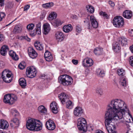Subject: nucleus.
I'll use <instances>...</instances> for the list:
<instances>
[{
  "label": "nucleus",
  "instance_id": "obj_1",
  "mask_svg": "<svg viewBox=\"0 0 133 133\" xmlns=\"http://www.w3.org/2000/svg\"><path fill=\"white\" fill-rule=\"evenodd\" d=\"M127 112L131 117L127 105L124 101L120 99H115L110 102L107 108L105 121L109 133H116L115 131L116 126L112 121L113 120L122 119Z\"/></svg>",
  "mask_w": 133,
  "mask_h": 133
},
{
  "label": "nucleus",
  "instance_id": "obj_2",
  "mask_svg": "<svg viewBox=\"0 0 133 133\" xmlns=\"http://www.w3.org/2000/svg\"><path fill=\"white\" fill-rule=\"evenodd\" d=\"M26 126L29 130L38 131L42 128V124L39 120L31 118L28 119L26 122Z\"/></svg>",
  "mask_w": 133,
  "mask_h": 133
},
{
  "label": "nucleus",
  "instance_id": "obj_3",
  "mask_svg": "<svg viewBox=\"0 0 133 133\" xmlns=\"http://www.w3.org/2000/svg\"><path fill=\"white\" fill-rule=\"evenodd\" d=\"M58 81L64 86H68L72 83L73 80L71 76L64 75L59 77Z\"/></svg>",
  "mask_w": 133,
  "mask_h": 133
},
{
  "label": "nucleus",
  "instance_id": "obj_4",
  "mask_svg": "<svg viewBox=\"0 0 133 133\" xmlns=\"http://www.w3.org/2000/svg\"><path fill=\"white\" fill-rule=\"evenodd\" d=\"M77 125L79 130L83 132H85L86 129L87 121L84 118L81 117L77 120Z\"/></svg>",
  "mask_w": 133,
  "mask_h": 133
},
{
  "label": "nucleus",
  "instance_id": "obj_5",
  "mask_svg": "<svg viewBox=\"0 0 133 133\" xmlns=\"http://www.w3.org/2000/svg\"><path fill=\"white\" fill-rule=\"evenodd\" d=\"M17 97L16 95L12 94L5 95L4 97L3 101L5 103L12 104L17 101Z\"/></svg>",
  "mask_w": 133,
  "mask_h": 133
},
{
  "label": "nucleus",
  "instance_id": "obj_6",
  "mask_svg": "<svg viewBox=\"0 0 133 133\" xmlns=\"http://www.w3.org/2000/svg\"><path fill=\"white\" fill-rule=\"evenodd\" d=\"M112 23L115 27L119 28L122 27L124 25V21L122 17L117 16L113 19Z\"/></svg>",
  "mask_w": 133,
  "mask_h": 133
},
{
  "label": "nucleus",
  "instance_id": "obj_7",
  "mask_svg": "<svg viewBox=\"0 0 133 133\" xmlns=\"http://www.w3.org/2000/svg\"><path fill=\"white\" fill-rule=\"evenodd\" d=\"M37 72L34 66H31L27 68L26 73L28 77L32 78L36 76Z\"/></svg>",
  "mask_w": 133,
  "mask_h": 133
},
{
  "label": "nucleus",
  "instance_id": "obj_8",
  "mask_svg": "<svg viewBox=\"0 0 133 133\" xmlns=\"http://www.w3.org/2000/svg\"><path fill=\"white\" fill-rule=\"evenodd\" d=\"M11 73L8 72L6 70L3 71L2 77L3 81L6 83H10L11 81Z\"/></svg>",
  "mask_w": 133,
  "mask_h": 133
},
{
  "label": "nucleus",
  "instance_id": "obj_9",
  "mask_svg": "<svg viewBox=\"0 0 133 133\" xmlns=\"http://www.w3.org/2000/svg\"><path fill=\"white\" fill-rule=\"evenodd\" d=\"M84 110L81 107L77 106L74 109L73 114L76 117H80L83 114Z\"/></svg>",
  "mask_w": 133,
  "mask_h": 133
},
{
  "label": "nucleus",
  "instance_id": "obj_10",
  "mask_svg": "<svg viewBox=\"0 0 133 133\" xmlns=\"http://www.w3.org/2000/svg\"><path fill=\"white\" fill-rule=\"evenodd\" d=\"M46 128L50 130H53L56 128V125L52 120L49 119L46 121L45 124Z\"/></svg>",
  "mask_w": 133,
  "mask_h": 133
},
{
  "label": "nucleus",
  "instance_id": "obj_11",
  "mask_svg": "<svg viewBox=\"0 0 133 133\" xmlns=\"http://www.w3.org/2000/svg\"><path fill=\"white\" fill-rule=\"evenodd\" d=\"M55 37L58 42H61L64 40V35L62 32L58 31L55 33Z\"/></svg>",
  "mask_w": 133,
  "mask_h": 133
},
{
  "label": "nucleus",
  "instance_id": "obj_12",
  "mask_svg": "<svg viewBox=\"0 0 133 133\" xmlns=\"http://www.w3.org/2000/svg\"><path fill=\"white\" fill-rule=\"evenodd\" d=\"M28 54L30 57L34 59L37 56L38 54L34 49L31 47H30L28 49Z\"/></svg>",
  "mask_w": 133,
  "mask_h": 133
},
{
  "label": "nucleus",
  "instance_id": "obj_13",
  "mask_svg": "<svg viewBox=\"0 0 133 133\" xmlns=\"http://www.w3.org/2000/svg\"><path fill=\"white\" fill-rule=\"evenodd\" d=\"M90 19L92 26L95 28H97L98 26V24L95 17L93 16H90Z\"/></svg>",
  "mask_w": 133,
  "mask_h": 133
},
{
  "label": "nucleus",
  "instance_id": "obj_14",
  "mask_svg": "<svg viewBox=\"0 0 133 133\" xmlns=\"http://www.w3.org/2000/svg\"><path fill=\"white\" fill-rule=\"evenodd\" d=\"M68 96L64 93H62L59 96V98L60 99L61 102L62 104H64L69 98Z\"/></svg>",
  "mask_w": 133,
  "mask_h": 133
},
{
  "label": "nucleus",
  "instance_id": "obj_15",
  "mask_svg": "<svg viewBox=\"0 0 133 133\" xmlns=\"http://www.w3.org/2000/svg\"><path fill=\"white\" fill-rule=\"evenodd\" d=\"M123 16L125 18L130 19L132 16V12L130 10H125L123 13Z\"/></svg>",
  "mask_w": 133,
  "mask_h": 133
},
{
  "label": "nucleus",
  "instance_id": "obj_16",
  "mask_svg": "<svg viewBox=\"0 0 133 133\" xmlns=\"http://www.w3.org/2000/svg\"><path fill=\"white\" fill-rule=\"evenodd\" d=\"M9 126L8 122L4 119L0 120V128L5 129H7Z\"/></svg>",
  "mask_w": 133,
  "mask_h": 133
},
{
  "label": "nucleus",
  "instance_id": "obj_17",
  "mask_svg": "<svg viewBox=\"0 0 133 133\" xmlns=\"http://www.w3.org/2000/svg\"><path fill=\"white\" fill-rule=\"evenodd\" d=\"M50 107L53 113L56 114L58 112V108L56 102H52L50 104Z\"/></svg>",
  "mask_w": 133,
  "mask_h": 133
},
{
  "label": "nucleus",
  "instance_id": "obj_18",
  "mask_svg": "<svg viewBox=\"0 0 133 133\" xmlns=\"http://www.w3.org/2000/svg\"><path fill=\"white\" fill-rule=\"evenodd\" d=\"M117 42L120 44V45L121 44L122 46H124L127 43V39L124 37H119L118 38Z\"/></svg>",
  "mask_w": 133,
  "mask_h": 133
},
{
  "label": "nucleus",
  "instance_id": "obj_19",
  "mask_svg": "<svg viewBox=\"0 0 133 133\" xmlns=\"http://www.w3.org/2000/svg\"><path fill=\"white\" fill-rule=\"evenodd\" d=\"M84 59L83 62V66L85 67H89L91 66L93 64V61L92 59H87L86 60V63L87 64H85L84 63Z\"/></svg>",
  "mask_w": 133,
  "mask_h": 133
},
{
  "label": "nucleus",
  "instance_id": "obj_20",
  "mask_svg": "<svg viewBox=\"0 0 133 133\" xmlns=\"http://www.w3.org/2000/svg\"><path fill=\"white\" fill-rule=\"evenodd\" d=\"M8 50V47L7 45H3L1 49L0 53L2 55L5 56Z\"/></svg>",
  "mask_w": 133,
  "mask_h": 133
},
{
  "label": "nucleus",
  "instance_id": "obj_21",
  "mask_svg": "<svg viewBox=\"0 0 133 133\" xmlns=\"http://www.w3.org/2000/svg\"><path fill=\"white\" fill-rule=\"evenodd\" d=\"M44 57L47 61L50 62L52 60L53 57L51 53L49 51H46L44 54Z\"/></svg>",
  "mask_w": 133,
  "mask_h": 133
},
{
  "label": "nucleus",
  "instance_id": "obj_22",
  "mask_svg": "<svg viewBox=\"0 0 133 133\" xmlns=\"http://www.w3.org/2000/svg\"><path fill=\"white\" fill-rule=\"evenodd\" d=\"M63 31L65 32L68 33L72 31L73 28L70 24L64 25L63 27Z\"/></svg>",
  "mask_w": 133,
  "mask_h": 133
},
{
  "label": "nucleus",
  "instance_id": "obj_23",
  "mask_svg": "<svg viewBox=\"0 0 133 133\" xmlns=\"http://www.w3.org/2000/svg\"><path fill=\"white\" fill-rule=\"evenodd\" d=\"M43 34L45 35L47 34L50 30L49 24L48 23L44 24L43 25Z\"/></svg>",
  "mask_w": 133,
  "mask_h": 133
},
{
  "label": "nucleus",
  "instance_id": "obj_24",
  "mask_svg": "<svg viewBox=\"0 0 133 133\" xmlns=\"http://www.w3.org/2000/svg\"><path fill=\"white\" fill-rule=\"evenodd\" d=\"M22 30V27L19 24L15 25L13 31V33L15 34L19 33L21 32Z\"/></svg>",
  "mask_w": 133,
  "mask_h": 133
},
{
  "label": "nucleus",
  "instance_id": "obj_25",
  "mask_svg": "<svg viewBox=\"0 0 133 133\" xmlns=\"http://www.w3.org/2000/svg\"><path fill=\"white\" fill-rule=\"evenodd\" d=\"M63 23L62 22H61L60 19H57L51 22L52 24L55 27H56L61 25Z\"/></svg>",
  "mask_w": 133,
  "mask_h": 133
},
{
  "label": "nucleus",
  "instance_id": "obj_26",
  "mask_svg": "<svg viewBox=\"0 0 133 133\" xmlns=\"http://www.w3.org/2000/svg\"><path fill=\"white\" fill-rule=\"evenodd\" d=\"M121 49L120 44L117 42L113 44V50L115 52H117Z\"/></svg>",
  "mask_w": 133,
  "mask_h": 133
},
{
  "label": "nucleus",
  "instance_id": "obj_27",
  "mask_svg": "<svg viewBox=\"0 0 133 133\" xmlns=\"http://www.w3.org/2000/svg\"><path fill=\"white\" fill-rule=\"evenodd\" d=\"M9 55L13 59L17 61L18 60V56L16 54V53L12 50H11L9 52Z\"/></svg>",
  "mask_w": 133,
  "mask_h": 133
},
{
  "label": "nucleus",
  "instance_id": "obj_28",
  "mask_svg": "<svg viewBox=\"0 0 133 133\" xmlns=\"http://www.w3.org/2000/svg\"><path fill=\"white\" fill-rule=\"evenodd\" d=\"M103 52V49L101 48H97L94 50L95 54L96 55H101Z\"/></svg>",
  "mask_w": 133,
  "mask_h": 133
},
{
  "label": "nucleus",
  "instance_id": "obj_29",
  "mask_svg": "<svg viewBox=\"0 0 133 133\" xmlns=\"http://www.w3.org/2000/svg\"><path fill=\"white\" fill-rule=\"evenodd\" d=\"M119 84L121 87H125L126 85V78L125 76H123L121 78L120 81L119 82Z\"/></svg>",
  "mask_w": 133,
  "mask_h": 133
},
{
  "label": "nucleus",
  "instance_id": "obj_30",
  "mask_svg": "<svg viewBox=\"0 0 133 133\" xmlns=\"http://www.w3.org/2000/svg\"><path fill=\"white\" fill-rule=\"evenodd\" d=\"M19 85L23 88H24L26 85V82L24 78H21L19 80Z\"/></svg>",
  "mask_w": 133,
  "mask_h": 133
},
{
  "label": "nucleus",
  "instance_id": "obj_31",
  "mask_svg": "<svg viewBox=\"0 0 133 133\" xmlns=\"http://www.w3.org/2000/svg\"><path fill=\"white\" fill-rule=\"evenodd\" d=\"M34 46L37 49L41 50L43 49V47L39 42L36 41L35 42Z\"/></svg>",
  "mask_w": 133,
  "mask_h": 133
},
{
  "label": "nucleus",
  "instance_id": "obj_32",
  "mask_svg": "<svg viewBox=\"0 0 133 133\" xmlns=\"http://www.w3.org/2000/svg\"><path fill=\"white\" fill-rule=\"evenodd\" d=\"M128 130L125 133H133V125L131 123H130L127 124Z\"/></svg>",
  "mask_w": 133,
  "mask_h": 133
},
{
  "label": "nucleus",
  "instance_id": "obj_33",
  "mask_svg": "<svg viewBox=\"0 0 133 133\" xmlns=\"http://www.w3.org/2000/svg\"><path fill=\"white\" fill-rule=\"evenodd\" d=\"M38 109L39 111L41 113L45 114L47 113V109L43 105H41L39 106Z\"/></svg>",
  "mask_w": 133,
  "mask_h": 133
},
{
  "label": "nucleus",
  "instance_id": "obj_34",
  "mask_svg": "<svg viewBox=\"0 0 133 133\" xmlns=\"http://www.w3.org/2000/svg\"><path fill=\"white\" fill-rule=\"evenodd\" d=\"M54 5V4L53 3L49 2L42 4V6L43 8L47 9L52 7Z\"/></svg>",
  "mask_w": 133,
  "mask_h": 133
},
{
  "label": "nucleus",
  "instance_id": "obj_35",
  "mask_svg": "<svg viewBox=\"0 0 133 133\" xmlns=\"http://www.w3.org/2000/svg\"><path fill=\"white\" fill-rule=\"evenodd\" d=\"M97 74L98 76L103 77L105 75V73L104 71L98 69L97 70Z\"/></svg>",
  "mask_w": 133,
  "mask_h": 133
},
{
  "label": "nucleus",
  "instance_id": "obj_36",
  "mask_svg": "<svg viewBox=\"0 0 133 133\" xmlns=\"http://www.w3.org/2000/svg\"><path fill=\"white\" fill-rule=\"evenodd\" d=\"M57 16V14L56 12H52L50 14L48 17V19L50 20H51L53 19H55Z\"/></svg>",
  "mask_w": 133,
  "mask_h": 133
},
{
  "label": "nucleus",
  "instance_id": "obj_37",
  "mask_svg": "<svg viewBox=\"0 0 133 133\" xmlns=\"http://www.w3.org/2000/svg\"><path fill=\"white\" fill-rule=\"evenodd\" d=\"M86 8L88 12L91 13H92L94 12L95 9L92 6L88 5L86 6Z\"/></svg>",
  "mask_w": 133,
  "mask_h": 133
},
{
  "label": "nucleus",
  "instance_id": "obj_38",
  "mask_svg": "<svg viewBox=\"0 0 133 133\" xmlns=\"http://www.w3.org/2000/svg\"><path fill=\"white\" fill-rule=\"evenodd\" d=\"M66 107L68 108H71L73 106V104L71 101L68 100L66 101Z\"/></svg>",
  "mask_w": 133,
  "mask_h": 133
},
{
  "label": "nucleus",
  "instance_id": "obj_39",
  "mask_svg": "<svg viewBox=\"0 0 133 133\" xmlns=\"http://www.w3.org/2000/svg\"><path fill=\"white\" fill-rule=\"evenodd\" d=\"M86 129L85 130V132L87 130L89 131H92L94 129V127L91 124L88 125L87 126L86 125Z\"/></svg>",
  "mask_w": 133,
  "mask_h": 133
},
{
  "label": "nucleus",
  "instance_id": "obj_40",
  "mask_svg": "<svg viewBox=\"0 0 133 133\" xmlns=\"http://www.w3.org/2000/svg\"><path fill=\"white\" fill-rule=\"evenodd\" d=\"M84 22L86 23L85 25L87 27L88 29H91L92 26L90 25L89 23V20L88 19H86L84 21Z\"/></svg>",
  "mask_w": 133,
  "mask_h": 133
},
{
  "label": "nucleus",
  "instance_id": "obj_41",
  "mask_svg": "<svg viewBox=\"0 0 133 133\" xmlns=\"http://www.w3.org/2000/svg\"><path fill=\"white\" fill-rule=\"evenodd\" d=\"M117 72L119 76H124L125 74L124 71L123 69H118Z\"/></svg>",
  "mask_w": 133,
  "mask_h": 133
},
{
  "label": "nucleus",
  "instance_id": "obj_42",
  "mask_svg": "<svg viewBox=\"0 0 133 133\" xmlns=\"http://www.w3.org/2000/svg\"><path fill=\"white\" fill-rule=\"evenodd\" d=\"M34 27V25L33 23H31L28 25L26 28L29 31L32 30Z\"/></svg>",
  "mask_w": 133,
  "mask_h": 133
},
{
  "label": "nucleus",
  "instance_id": "obj_43",
  "mask_svg": "<svg viewBox=\"0 0 133 133\" xmlns=\"http://www.w3.org/2000/svg\"><path fill=\"white\" fill-rule=\"evenodd\" d=\"M99 15L101 16H102L104 18L106 19L108 18L109 16L105 12L103 11H101L99 12Z\"/></svg>",
  "mask_w": 133,
  "mask_h": 133
},
{
  "label": "nucleus",
  "instance_id": "obj_44",
  "mask_svg": "<svg viewBox=\"0 0 133 133\" xmlns=\"http://www.w3.org/2000/svg\"><path fill=\"white\" fill-rule=\"evenodd\" d=\"M12 119L14 123L18 127L19 124V122L17 118H13Z\"/></svg>",
  "mask_w": 133,
  "mask_h": 133
},
{
  "label": "nucleus",
  "instance_id": "obj_45",
  "mask_svg": "<svg viewBox=\"0 0 133 133\" xmlns=\"http://www.w3.org/2000/svg\"><path fill=\"white\" fill-rule=\"evenodd\" d=\"M96 92L97 93L101 95L102 94L103 90L100 88H98L96 89Z\"/></svg>",
  "mask_w": 133,
  "mask_h": 133
},
{
  "label": "nucleus",
  "instance_id": "obj_46",
  "mask_svg": "<svg viewBox=\"0 0 133 133\" xmlns=\"http://www.w3.org/2000/svg\"><path fill=\"white\" fill-rule=\"evenodd\" d=\"M11 112L14 116H16L18 114L17 111L15 109H12L11 110Z\"/></svg>",
  "mask_w": 133,
  "mask_h": 133
},
{
  "label": "nucleus",
  "instance_id": "obj_47",
  "mask_svg": "<svg viewBox=\"0 0 133 133\" xmlns=\"http://www.w3.org/2000/svg\"><path fill=\"white\" fill-rule=\"evenodd\" d=\"M76 32L78 33H80L82 30L81 26L79 25H77L76 26Z\"/></svg>",
  "mask_w": 133,
  "mask_h": 133
},
{
  "label": "nucleus",
  "instance_id": "obj_48",
  "mask_svg": "<svg viewBox=\"0 0 133 133\" xmlns=\"http://www.w3.org/2000/svg\"><path fill=\"white\" fill-rule=\"evenodd\" d=\"M5 15L4 12H0V21L2 20L5 16Z\"/></svg>",
  "mask_w": 133,
  "mask_h": 133
},
{
  "label": "nucleus",
  "instance_id": "obj_49",
  "mask_svg": "<svg viewBox=\"0 0 133 133\" xmlns=\"http://www.w3.org/2000/svg\"><path fill=\"white\" fill-rule=\"evenodd\" d=\"M10 126L12 127H17L15 124L14 123V122L12 119H11L10 121Z\"/></svg>",
  "mask_w": 133,
  "mask_h": 133
},
{
  "label": "nucleus",
  "instance_id": "obj_50",
  "mask_svg": "<svg viewBox=\"0 0 133 133\" xmlns=\"http://www.w3.org/2000/svg\"><path fill=\"white\" fill-rule=\"evenodd\" d=\"M23 63H21L18 66L19 68L21 69H23L25 68V65L23 64Z\"/></svg>",
  "mask_w": 133,
  "mask_h": 133
},
{
  "label": "nucleus",
  "instance_id": "obj_51",
  "mask_svg": "<svg viewBox=\"0 0 133 133\" xmlns=\"http://www.w3.org/2000/svg\"><path fill=\"white\" fill-rule=\"evenodd\" d=\"M129 62L130 64L133 66V56H131L129 58Z\"/></svg>",
  "mask_w": 133,
  "mask_h": 133
},
{
  "label": "nucleus",
  "instance_id": "obj_52",
  "mask_svg": "<svg viewBox=\"0 0 133 133\" xmlns=\"http://www.w3.org/2000/svg\"><path fill=\"white\" fill-rule=\"evenodd\" d=\"M109 3L112 7H113L115 6V4L114 3L111 1H109Z\"/></svg>",
  "mask_w": 133,
  "mask_h": 133
},
{
  "label": "nucleus",
  "instance_id": "obj_53",
  "mask_svg": "<svg viewBox=\"0 0 133 133\" xmlns=\"http://www.w3.org/2000/svg\"><path fill=\"white\" fill-rule=\"evenodd\" d=\"M36 34L38 35L40 34L41 33V28H36Z\"/></svg>",
  "mask_w": 133,
  "mask_h": 133
},
{
  "label": "nucleus",
  "instance_id": "obj_54",
  "mask_svg": "<svg viewBox=\"0 0 133 133\" xmlns=\"http://www.w3.org/2000/svg\"><path fill=\"white\" fill-rule=\"evenodd\" d=\"M129 35L131 36H133V29H131L129 30Z\"/></svg>",
  "mask_w": 133,
  "mask_h": 133
},
{
  "label": "nucleus",
  "instance_id": "obj_55",
  "mask_svg": "<svg viewBox=\"0 0 133 133\" xmlns=\"http://www.w3.org/2000/svg\"><path fill=\"white\" fill-rule=\"evenodd\" d=\"M22 38L25 39L28 41H30V39L27 36H25L23 37H22Z\"/></svg>",
  "mask_w": 133,
  "mask_h": 133
},
{
  "label": "nucleus",
  "instance_id": "obj_56",
  "mask_svg": "<svg viewBox=\"0 0 133 133\" xmlns=\"http://www.w3.org/2000/svg\"><path fill=\"white\" fill-rule=\"evenodd\" d=\"M72 62L74 65H77L78 63V61L77 60H75V59H73L72 61Z\"/></svg>",
  "mask_w": 133,
  "mask_h": 133
},
{
  "label": "nucleus",
  "instance_id": "obj_57",
  "mask_svg": "<svg viewBox=\"0 0 133 133\" xmlns=\"http://www.w3.org/2000/svg\"><path fill=\"white\" fill-rule=\"evenodd\" d=\"M30 5H26L25 6L24 8V11H26L28 10L30 8Z\"/></svg>",
  "mask_w": 133,
  "mask_h": 133
},
{
  "label": "nucleus",
  "instance_id": "obj_58",
  "mask_svg": "<svg viewBox=\"0 0 133 133\" xmlns=\"http://www.w3.org/2000/svg\"><path fill=\"white\" fill-rule=\"evenodd\" d=\"M4 0H0V5L1 6L4 5Z\"/></svg>",
  "mask_w": 133,
  "mask_h": 133
},
{
  "label": "nucleus",
  "instance_id": "obj_59",
  "mask_svg": "<svg viewBox=\"0 0 133 133\" xmlns=\"http://www.w3.org/2000/svg\"><path fill=\"white\" fill-rule=\"evenodd\" d=\"M4 38L3 36V35L0 34V41L2 42L3 41Z\"/></svg>",
  "mask_w": 133,
  "mask_h": 133
},
{
  "label": "nucleus",
  "instance_id": "obj_60",
  "mask_svg": "<svg viewBox=\"0 0 133 133\" xmlns=\"http://www.w3.org/2000/svg\"><path fill=\"white\" fill-rule=\"evenodd\" d=\"M4 63L2 61L0 62V69L3 68L4 66Z\"/></svg>",
  "mask_w": 133,
  "mask_h": 133
},
{
  "label": "nucleus",
  "instance_id": "obj_61",
  "mask_svg": "<svg viewBox=\"0 0 133 133\" xmlns=\"http://www.w3.org/2000/svg\"><path fill=\"white\" fill-rule=\"evenodd\" d=\"M41 23H39L36 25V28H41Z\"/></svg>",
  "mask_w": 133,
  "mask_h": 133
},
{
  "label": "nucleus",
  "instance_id": "obj_62",
  "mask_svg": "<svg viewBox=\"0 0 133 133\" xmlns=\"http://www.w3.org/2000/svg\"><path fill=\"white\" fill-rule=\"evenodd\" d=\"M129 49L131 52L133 53V44L130 47Z\"/></svg>",
  "mask_w": 133,
  "mask_h": 133
},
{
  "label": "nucleus",
  "instance_id": "obj_63",
  "mask_svg": "<svg viewBox=\"0 0 133 133\" xmlns=\"http://www.w3.org/2000/svg\"><path fill=\"white\" fill-rule=\"evenodd\" d=\"M95 133H104L103 131L101 130H99L97 131Z\"/></svg>",
  "mask_w": 133,
  "mask_h": 133
},
{
  "label": "nucleus",
  "instance_id": "obj_64",
  "mask_svg": "<svg viewBox=\"0 0 133 133\" xmlns=\"http://www.w3.org/2000/svg\"><path fill=\"white\" fill-rule=\"evenodd\" d=\"M35 35V33H33L32 34H31V36H34Z\"/></svg>",
  "mask_w": 133,
  "mask_h": 133
}]
</instances>
